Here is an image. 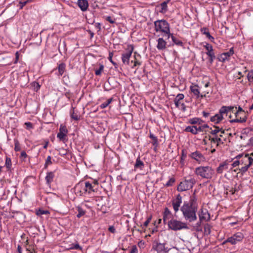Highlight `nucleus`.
<instances>
[{
  "label": "nucleus",
  "instance_id": "nucleus-1",
  "mask_svg": "<svg viewBox=\"0 0 253 253\" xmlns=\"http://www.w3.org/2000/svg\"><path fill=\"white\" fill-rule=\"evenodd\" d=\"M198 197L196 195V190L190 196L189 201H184L180 208L183 218L190 222L195 221L197 219L196 212L198 210Z\"/></svg>",
  "mask_w": 253,
  "mask_h": 253
},
{
  "label": "nucleus",
  "instance_id": "nucleus-2",
  "mask_svg": "<svg viewBox=\"0 0 253 253\" xmlns=\"http://www.w3.org/2000/svg\"><path fill=\"white\" fill-rule=\"evenodd\" d=\"M97 189L91 185L90 181H82L75 185L74 191L77 195L86 197L92 195L96 192Z\"/></svg>",
  "mask_w": 253,
  "mask_h": 253
},
{
  "label": "nucleus",
  "instance_id": "nucleus-3",
  "mask_svg": "<svg viewBox=\"0 0 253 253\" xmlns=\"http://www.w3.org/2000/svg\"><path fill=\"white\" fill-rule=\"evenodd\" d=\"M195 173L198 176L204 179H211L212 178L214 170L210 166H199L195 168Z\"/></svg>",
  "mask_w": 253,
  "mask_h": 253
},
{
  "label": "nucleus",
  "instance_id": "nucleus-4",
  "mask_svg": "<svg viewBox=\"0 0 253 253\" xmlns=\"http://www.w3.org/2000/svg\"><path fill=\"white\" fill-rule=\"evenodd\" d=\"M168 226L169 229L173 231L189 229L186 223L175 219H171L168 222Z\"/></svg>",
  "mask_w": 253,
  "mask_h": 253
},
{
  "label": "nucleus",
  "instance_id": "nucleus-5",
  "mask_svg": "<svg viewBox=\"0 0 253 253\" xmlns=\"http://www.w3.org/2000/svg\"><path fill=\"white\" fill-rule=\"evenodd\" d=\"M196 183V180L194 178L190 177L185 179L180 182L177 186V190L179 192H183L192 188Z\"/></svg>",
  "mask_w": 253,
  "mask_h": 253
},
{
  "label": "nucleus",
  "instance_id": "nucleus-6",
  "mask_svg": "<svg viewBox=\"0 0 253 253\" xmlns=\"http://www.w3.org/2000/svg\"><path fill=\"white\" fill-rule=\"evenodd\" d=\"M154 24L155 31L163 34L170 27L169 24L164 19L156 20Z\"/></svg>",
  "mask_w": 253,
  "mask_h": 253
},
{
  "label": "nucleus",
  "instance_id": "nucleus-7",
  "mask_svg": "<svg viewBox=\"0 0 253 253\" xmlns=\"http://www.w3.org/2000/svg\"><path fill=\"white\" fill-rule=\"evenodd\" d=\"M190 89L196 98L200 100H201L203 98L205 97L206 96V94L209 93V92L206 91L201 93L199 87L197 84H193L191 85L190 87Z\"/></svg>",
  "mask_w": 253,
  "mask_h": 253
},
{
  "label": "nucleus",
  "instance_id": "nucleus-8",
  "mask_svg": "<svg viewBox=\"0 0 253 253\" xmlns=\"http://www.w3.org/2000/svg\"><path fill=\"white\" fill-rule=\"evenodd\" d=\"M133 51V47L130 45L128 46L126 51L122 54V60L124 64L129 65V59Z\"/></svg>",
  "mask_w": 253,
  "mask_h": 253
},
{
  "label": "nucleus",
  "instance_id": "nucleus-9",
  "mask_svg": "<svg viewBox=\"0 0 253 253\" xmlns=\"http://www.w3.org/2000/svg\"><path fill=\"white\" fill-rule=\"evenodd\" d=\"M244 238V235L242 232H237L228 237V241H229V243L231 245H234L238 243L241 242Z\"/></svg>",
  "mask_w": 253,
  "mask_h": 253
},
{
  "label": "nucleus",
  "instance_id": "nucleus-10",
  "mask_svg": "<svg viewBox=\"0 0 253 253\" xmlns=\"http://www.w3.org/2000/svg\"><path fill=\"white\" fill-rule=\"evenodd\" d=\"M208 127L209 126L207 125H204L203 126H188L186 127L185 131L191 132L194 134H196L198 132L203 131L205 128Z\"/></svg>",
  "mask_w": 253,
  "mask_h": 253
},
{
  "label": "nucleus",
  "instance_id": "nucleus-11",
  "mask_svg": "<svg viewBox=\"0 0 253 253\" xmlns=\"http://www.w3.org/2000/svg\"><path fill=\"white\" fill-rule=\"evenodd\" d=\"M189 157L199 164L206 161L205 157L199 151H195V152L191 153L189 155Z\"/></svg>",
  "mask_w": 253,
  "mask_h": 253
},
{
  "label": "nucleus",
  "instance_id": "nucleus-12",
  "mask_svg": "<svg viewBox=\"0 0 253 253\" xmlns=\"http://www.w3.org/2000/svg\"><path fill=\"white\" fill-rule=\"evenodd\" d=\"M204 47L207 50L206 54L209 57L210 62L212 63L215 58V55L213 51L212 46L210 43H206Z\"/></svg>",
  "mask_w": 253,
  "mask_h": 253
},
{
  "label": "nucleus",
  "instance_id": "nucleus-13",
  "mask_svg": "<svg viewBox=\"0 0 253 253\" xmlns=\"http://www.w3.org/2000/svg\"><path fill=\"white\" fill-rule=\"evenodd\" d=\"M68 132V131L66 126L61 124L60 126L59 131L57 133V137L59 139L60 141L64 142L66 140Z\"/></svg>",
  "mask_w": 253,
  "mask_h": 253
},
{
  "label": "nucleus",
  "instance_id": "nucleus-14",
  "mask_svg": "<svg viewBox=\"0 0 253 253\" xmlns=\"http://www.w3.org/2000/svg\"><path fill=\"white\" fill-rule=\"evenodd\" d=\"M184 98V95L182 93L178 94L174 99V103L176 108H178L179 106H181L182 110L185 111L186 110V105L180 101Z\"/></svg>",
  "mask_w": 253,
  "mask_h": 253
},
{
  "label": "nucleus",
  "instance_id": "nucleus-15",
  "mask_svg": "<svg viewBox=\"0 0 253 253\" xmlns=\"http://www.w3.org/2000/svg\"><path fill=\"white\" fill-rule=\"evenodd\" d=\"M182 203V197L180 194H178L176 196L175 199L172 200V205L174 212H177Z\"/></svg>",
  "mask_w": 253,
  "mask_h": 253
},
{
  "label": "nucleus",
  "instance_id": "nucleus-16",
  "mask_svg": "<svg viewBox=\"0 0 253 253\" xmlns=\"http://www.w3.org/2000/svg\"><path fill=\"white\" fill-rule=\"evenodd\" d=\"M209 140L210 141L211 145L215 144V147H217L221 144H224V141L226 140V138H224L223 139L218 138L216 135L209 136ZM212 147V145H211V147Z\"/></svg>",
  "mask_w": 253,
  "mask_h": 253
},
{
  "label": "nucleus",
  "instance_id": "nucleus-17",
  "mask_svg": "<svg viewBox=\"0 0 253 253\" xmlns=\"http://www.w3.org/2000/svg\"><path fill=\"white\" fill-rule=\"evenodd\" d=\"M233 54L234 48L233 47H231L228 51L221 54L218 57V60L219 61L224 62L226 60H229L231 56Z\"/></svg>",
  "mask_w": 253,
  "mask_h": 253
},
{
  "label": "nucleus",
  "instance_id": "nucleus-18",
  "mask_svg": "<svg viewBox=\"0 0 253 253\" xmlns=\"http://www.w3.org/2000/svg\"><path fill=\"white\" fill-rule=\"evenodd\" d=\"M245 160L248 161V163L245 164V166L242 167L241 169H239V170L240 171V172H242V174L246 172L248 170L250 167L253 163V158L250 157L249 154H245Z\"/></svg>",
  "mask_w": 253,
  "mask_h": 253
},
{
  "label": "nucleus",
  "instance_id": "nucleus-19",
  "mask_svg": "<svg viewBox=\"0 0 253 253\" xmlns=\"http://www.w3.org/2000/svg\"><path fill=\"white\" fill-rule=\"evenodd\" d=\"M230 167L229 163L227 161H225L219 164L216 169V171L218 173H222L224 170L230 172L232 170H230Z\"/></svg>",
  "mask_w": 253,
  "mask_h": 253
},
{
  "label": "nucleus",
  "instance_id": "nucleus-20",
  "mask_svg": "<svg viewBox=\"0 0 253 253\" xmlns=\"http://www.w3.org/2000/svg\"><path fill=\"white\" fill-rule=\"evenodd\" d=\"M199 217L200 221H208L210 219V215L206 209H201L199 211Z\"/></svg>",
  "mask_w": 253,
  "mask_h": 253
},
{
  "label": "nucleus",
  "instance_id": "nucleus-21",
  "mask_svg": "<svg viewBox=\"0 0 253 253\" xmlns=\"http://www.w3.org/2000/svg\"><path fill=\"white\" fill-rule=\"evenodd\" d=\"M153 248L157 251V253H166L167 252L165 244L163 243H156L153 245Z\"/></svg>",
  "mask_w": 253,
  "mask_h": 253
},
{
  "label": "nucleus",
  "instance_id": "nucleus-22",
  "mask_svg": "<svg viewBox=\"0 0 253 253\" xmlns=\"http://www.w3.org/2000/svg\"><path fill=\"white\" fill-rule=\"evenodd\" d=\"M157 49L159 50H164L167 48V42L163 38H159L157 40Z\"/></svg>",
  "mask_w": 253,
  "mask_h": 253
},
{
  "label": "nucleus",
  "instance_id": "nucleus-23",
  "mask_svg": "<svg viewBox=\"0 0 253 253\" xmlns=\"http://www.w3.org/2000/svg\"><path fill=\"white\" fill-rule=\"evenodd\" d=\"M224 119V114H221L220 110H219V113L215 114L214 116L211 118V121L215 124H218L223 120Z\"/></svg>",
  "mask_w": 253,
  "mask_h": 253
},
{
  "label": "nucleus",
  "instance_id": "nucleus-24",
  "mask_svg": "<svg viewBox=\"0 0 253 253\" xmlns=\"http://www.w3.org/2000/svg\"><path fill=\"white\" fill-rule=\"evenodd\" d=\"M235 119L231 120L230 121V122L231 123H245L247 121V117L246 116V115H235Z\"/></svg>",
  "mask_w": 253,
  "mask_h": 253
},
{
  "label": "nucleus",
  "instance_id": "nucleus-25",
  "mask_svg": "<svg viewBox=\"0 0 253 253\" xmlns=\"http://www.w3.org/2000/svg\"><path fill=\"white\" fill-rule=\"evenodd\" d=\"M234 108L236 109L237 107H234V106H223L220 109L221 114H223L224 115H227L229 112H232V113H235Z\"/></svg>",
  "mask_w": 253,
  "mask_h": 253
},
{
  "label": "nucleus",
  "instance_id": "nucleus-26",
  "mask_svg": "<svg viewBox=\"0 0 253 253\" xmlns=\"http://www.w3.org/2000/svg\"><path fill=\"white\" fill-rule=\"evenodd\" d=\"M78 5L82 11H85L88 7V3L87 0H78Z\"/></svg>",
  "mask_w": 253,
  "mask_h": 253
},
{
  "label": "nucleus",
  "instance_id": "nucleus-27",
  "mask_svg": "<svg viewBox=\"0 0 253 253\" xmlns=\"http://www.w3.org/2000/svg\"><path fill=\"white\" fill-rule=\"evenodd\" d=\"M169 0H168L167 1H164L162 2L159 6H158L157 7L159 8V12L161 13H165L168 10V5L167 4L169 2Z\"/></svg>",
  "mask_w": 253,
  "mask_h": 253
},
{
  "label": "nucleus",
  "instance_id": "nucleus-28",
  "mask_svg": "<svg viewBox=\"0 0 253 253\" xmlns=\"http://www.w3.org/2000/svg\"><path fill=\"white\" fill-rule=\"evenodd\" d=\"M54 177V173L53 172L50 171L46 173V175L45 176V180L46 183L48 185H50L51 183L52 182L53 180V178Z\"/></svg>",
  "mask_w": 253,
  "mask_h": 253
},
{
  "label": "nucleus",
  "instance_id": "nucleus-29",
  "mask_svg": "<svg viewBox=\"0 0 253 253\" xmlns=\"http://www.w3.org/2000/svg\"><path fill=\"white\" fill-rule=\"evenodd\" d=\"M214 128L213 129H211V135H209V136L216 135L219 133H224V130H223L219 126H214Z\"/></svg>",
  "mask_w": 253,
  "mask_h": 253
},
{
  "label": "nucleus",
  "instance_id": "nucleus-30",
  "mask_svg": "<svg viewBox=\"0 0 253 253\" xmlns=\"http://www.w3.org/2000/svg\"><path fill=\"white\" fill-rule=\"evenodd\" d=\"M171 215V212L168 208L165 209V211L163 214V221L165 224H166L167 219L169 218V217Z\"/></svg>",
  "mask_w": 253,
  "mask_h": 253
},
{
  "label": "nucleus",
  "instance_id": "nucleus-31",
  "mask_svg": "<svg viewBox=\"0 0 253 253\" xmlns=\"http://www.w3.org/2000/svg\"><path fill=\"white\" fill-rule=\"evenodd\" d=\"M203 121L200 118H194L190 120L189 123L192 125H197L196 126H202L201 124Z\"/></svg>",
  "mask_w": 253,
  "mask_h": 253
},
{
  "label": "nucleus",
  "instance_id": "nucleus-32",
  "mask_svg": "<svg viewBox=\"0 0 253 253\" xmlns=\"http://www.w3.org/2000/svg\"><path fill=\"white\" fill-rule=\"evenodd\" d=\"M143 166V162L141 161L139 157H138L136 160V162L134 165V168L135 169L139 168L140 169H142Z\"/></svg>",
  "mask_w": 253,
  "mask_h": 253
},
{
  "label": "nucleus",
  "instance_id": "nucleus-33",
  "mask_svg": "<svg viewBox=\"0 0 253 253\" xmlns=\"http://www.w3.org/2000/svg\"><path fill=\"white\" fill-rule=\"evenodd\" d=\"M201 32L205 35H206L207 37L208 38L211 42H213L214 40V38L211 36L209 32L208 29L206 28H203L201 29Z\"/></svg>",
  "mask_w": 253,
  "mask_h": 253
},
{
  "label": "nucleus",
  "instance_id": "nucleus-34",
  "mask_svg": "<svg viewBox=\"0 0 253 253\" xmlns=\"http://www.w3.org/2000/svg\"><path fill=\"white\" fill-rule=\"evenodd\" d=\"M66 65L64 63H61L58 65V70L59 72V75L62 76L64 73L65 70Z\"/></svg>",
  "mask_w": 253,
  "mask_h": 253
},
{
  "label": "nucleus",
  "instance_id": "nucleus-35",
  "mask_svg": "<svg viewBox=\"0 0 253 253\" xmlns=\"http://www.w3.org/2000/svg\"><path fill=\"white\" fill-rule=\"evenodd\" d=\"M77 211L78 214H77V217L78 218H80L81 217L84 215L85 213V211L80 207H78Z\"/></svg>",
  "mask_w": 253,
  "mask_h": 253
},
{
  "label": "nucleus",
  "instance_id": "nucleus-36",
  "mask_svg": "<svg viewBox=\"0 0 253 253\" xmlns=\"http://www.w3.org/2000/svg\"><path fill=\"white\" fill-rule=\"evenodd\" d=\"M152 218V216L151 215L147 217V220L144 222L143 224L141 226L142 229H145L151 221Z\"/></svg>",
  "mask_w": 253,
  "mask_h": 253
},
{
  "label": "nucleus",
  "instance_id": "nucleus-37",
  "mask_svg": "<svg viewBox=\"0 0 253 253\" xmlns=\"http://www.w3.org/2000/svg\"><path fill=\"white\" fill-rule=\"evenodd\" d=\"M50 212L48 210H43L42 209H39L36 211V214L37 215H41L42 214H49Z\"/></svg>",
  "mask_w": 253,
  "mask_h": 253
},
{
  "label": "nucleus",
  "instance_id": "nucleus-38",
  "mask_svg": "<svg viewBox=\"0 0 253 253\" xmlns=\"http://www.w3.org/2000/svg\"><path fill=\"white\" fill-rule=\"evenodd\" d=\"M112 100L113 99L112 98L108 99L106 102H103L100 105V108L101 109L106 108L111 103V102L112 101Z\"/></svg>",
  "mask_w": 253,
  "mask_h": 253
},
{
  "label": "nucleus",
  "instance_id": "nucleus-39",
  "mask_svg": "<svg viewBox=\"0 0 253 253\" xmlns=\"http://www.w3.org/2000/svg\"><path fill=\"white\" fill-rule=\"evenodd\" d=\"M149 136H150V138L153 140V142H152L153 145H155V146H157L158 144L157 137L151 133H150Z\"/></svg>",
  "mask_w": 253,
  "mask_h": 253
},
{
  "label": "nucleus",
  "instance_id": "nucleus-40",
  "mask_svg": "<svg viewBox=\"0 0 253 253\" xmlns=\"http://www.w3.org/2000/svg\"><path fill=\"white\" fill-rule=\"evenodd\" d=\"M171 40H172V41L175 44H176L177 45H179V46H182L183 45V42H182V41H180V40L178 39L177 38H176L174 36L172 37V39Z\"/></svg>",
  "mask_w": 253,
  "mask_h": 253
},
{
  "label": "nucleus",
  "instance_id": "nucleus-41",
  "mask_svg": "<svg viewBox=\"0 0 253 253\" xmlns=\"http://www.w3.org/2000/svg\"><path fill=\"white\" fill-rule=\"evenodd\" d=\"M70 250H79L82 251L83 248L80 246L78 243L71 245V246L69 248Z\"/></svg>",
  "mask_w": 253,
  "mask_h": 253
},
{
  "label": "nucleus",
  "instance_id": "nucleus-42",
  "mask_svg": "<svg viewBox=\"0 0 253 253\" xmlns=\"http://www.w3.org/2000/svg\"><path fill=\"white\" fill-rule=\"evenodd\" d=\"M175 181V179L174 177H171L169 179V180L167 181V182L165 184V186L167 187H169L173 185Z\"/></svg>",
  "mask_w": 253,
  "mask_h": 253
},
{
  "label": "nucleus",
  "instance_id": "nucleus-43",
  "mask_svg": "<svg viewBox=\"0 0 253 253\" xmlns=\"http://www.w3.org/2000/svg\"><path fill=\"white\" fill-rule=\"evenodd\" d=\"M163 34L167 37L168 39L169 38H171L172 39V37H174L173 34L170 33V27H169Z\"/></svg>",
  "mask_w": 253,
  "mask_h": 253
},
{
  "label": "nucleus",
  "instance_id": "nucleus-44",
  "mask_svg": "<svg viewBox=\"0 0 253 253\" xmlns=\"http://www.w3.org/2000/svg\"><path fill=\"white\" fill-rule=\"evenodd\" d=\"M104 69V66L102 64L100 65L98 69H96L95 71V74L97 76H99L101 74L102 72Z\"/></svg>",
  "mask_w": 253,
  "mask_h": 253
},
{
  "label": "nucleus",
  "instance_id": "nucleus-45",
  "mask_svg": "<svg viewBox=\"0 0 253 253\" xmlns=\"http://www.w3.org/2000/svg\"><path fill=\"white\" fill-rule=\"evenodd\" d=\"M235 115H245V112L243 110V109L240 107L239 106L238 108V110L236 111H235Z\"/></svg>",
  "mask_w": 253,
  "mask_h": 253
},
{
  "label": "nucleus",
  "instance_id": "nucleus-46",
  "mask_svg": "<svg viewBox=\"0 0 253 253\" xmlns=\"http://www.w3.org/2000/svg\"><path fill=\"white\" fill-rule=\"evenodd\" d=\"M204 233L208 235L211 233V226L209 224H206L204 227Z\"/></svg>",
  "mask_w": 253,
  "mask_h": 253
},
{
  "label": "nucleus",
  "instance_id": "nucleus-47",
  "mask_svg": "<svg viewBox=\"0 0 253 253\" xmlns=\"http://www.w3.org/2000/svg\"><path fill=\"white\" fill-rule=\"evenodd\" d=\"M14 150L16 152L20 151L21 148H20V144H19V143L18 140L14 139Z\"/></svg>",
  "mask_w": 253,
  "mask_h": 253
},
{
  "label": "nucleus",
  "instance_id": "nucleus-48",
  "mask_svg": "<svg viewBox=\"0 0 253 253\" xmlns=\"http://www.w3.org/2000/svg\"><path fill=\"white\" fill-rule=\"evenodd\" d=\"M5 165L8 169H10L11 167V161L10 158H6Z\"/></svg>",
  "mask_w": 253,
  "mask_h": 253
},
{
  "label": "nucleus",
  "instance_id": "nucleus-49",
  "mask_svg": "<svg viewBox=\"0 0 253 253\" xmlns=\"http://www.w3.org/2000/svg\"><path fill=\"white\" fill-rule=\"evenodd\" d=\"M51 164H52L51 157L50 156H48L45 161L44 168H47L49 165H50Z\"/></svg>",
  "mask_w": 253,
  "mask_h": 253
},
{
  "label": "nucleus",
  "instance_id": "nucleus-50",
  "mask_svg": "<svg viewBox=\"0 0 253 253\" xmlns=\"http://www.w3.org/2000/svg\"><path fill=\"white\" fill-rule=\"evenodd\" d=\"M241 163V161L238 160H236L234 161L231 166L230 167V170H232L233 168L239 166Z\"/></svg>",
  "mask_w": 253,
  "mask_h": 253
},
{
  "label": "nucleus",
  "instance_id": "nucleus-51",
  "mask_svg": "<svg viewBox=\"0 0 253 253\" xmlns=\"http://www.w3.org/2000/svg\"><path fill=\"white\" fill-rule=\"evenodd\" d=\"M71 117L74 120H78L79 119V117L77 113H75L74 108L73 109V112H71Z\"/></svg>",
  "mask_w": 253,
  "mask_h": 253
},
{
  "label": "nucleus",
  "instance_id": "nucleus-52",
  "mask_svg": "<svg viewBox=\"0 0 253 253\" xmlns=\"http://www.w3.org/2000/svg\"><path fill=\"white\" fill-rule=\"evenodd\" d=\"M247 78L249 82H252L253 80V71L249 72L247 75Z\"/></svg>",
  "mask_w": 253,
  "mask_h": 253
},
{
  "label": "nucleus",
  "instance_id": "nucleus-53",
  "mask_svg": "<svg viewBox=\"0 0 253 253\" xmlns=\"http://www.w3.org/2000/svg\"><path fill=\"white\" fill-rule=\"evenodd\" d=\"M105 19L106 21L109 22L111 24H114L115 23V19H113L111 16H107L105 17Z\"/></svg>",
  "mask_w": 253,
  "mask_h": 253
},
{
  "label": "nucleus",
  "instance_id": "nucleus-54",
  "mask_svg": "<svg viewBox=\"0 0 253 253\" xmlns=\"http://www.w3.org/2000/svg\"><path fill=\"white\" fill-rule=\"evenodd\" d=\"M25 125L26 126V128L28 129H30L33 128V124L31 122H26L25 123Z\"/></svg>",
  "mask_w": 253,
  "mask_h": 253
},
{
  "label": "nucleus",
  "instance_id": "nucleus-55",
  "mask_svg": "<svg viewBox=\"0 0 253 253\" xmlns=\"http://www.w3.org/2000/svg\"><path fill=\"white\" fill-rule=\"evenodd\" d=\"M112 57H113V53L112 52H110L109 53V57H108V59L109 60V61L114 65H116L117 64L114 62L112 60Z\"/></svg>",
  "mask_w": 253,
  "mask_h": 253
},
{
  "label": "nucleus",
  "instance_id": "nucleus-56",
  "mask_svg": "<svg viewBox=\"0 0 253 253\" xmlns=\"http://www.w3.org/2000/svg\"><path fill=\"white\" fill-rule=\"evenodd\" d=\"M92 185L94 186V187L96 188L97 185H98V181L96 179L93 180L92 182H90Z\"/></svg>",
  "mask_w": 253,
  "mask_h": 253
},
{
  "label": "nucleus",
  "instance_id": "nucleus-57",
  "mask_svg": "<svg viewBox=\"0 0 253 253\" xmlns=\"http://www.w3.org/2000/svg\"><path fill=\"white\" fill-rule=\"evenodd\" d=\"M130 253H138V250L136 246H133L130 251Z\"/></svg>",
  "mask_w": 253,
  "mask_h": 253
},
{
  "label": "nucleus",
  "instance_id": "nucleus-58",
  "mask_svg": "<svg viewBox=\"0 0 253 253\" xmlns=\"http://www.w3.org/2000/svg\"><path fill=\"white\" fill-rule=\"evenodd\" d=\"M34 89L36 91H38L40 88V87H41L39 84L37 82L34 83Z\"/></svg>",
  "mask_w": 253,
  "mask_h": 253
},
{
  "label": "nucleus",
  "instance_id": "nucleus-59",
  "mask_svg": "<svg viewBox=\"0 0 253 253\" xmlns=\"http://www.w3.org/2000/svg\"><path fill=\"white\" fill-rule=\"evenodd\" d=\"M28 3L27 2V1L25 0V1H20L19 2V4H20V9H22L23 7L26 4H27Z\"/></svg>",
  "mask_w": 253,
  "mask_h": 253
},
{
  "label": "nucleus",
  "instance_id": "nucleus-60",
  "mask_svg": "<svg viewBox=\"0 0 253 253\" xmlns=\"http://www.w3.org/2000/svg\"><path fill=\"white\" fill-rule=\"evenodd\" d=\"M245 155L243 157L242 159L241 160H239L240 161H241L240 164H245H245L248 163V161H245Z\"/></svg>",
  "mask_w": 253,
  "mask_h": 253
},
{
  "label": "nucleus",
  "instance_id": "nucleus-61",
  "mask_svg": "<svg viewBox=\"0 0 253 253\" xmlns=\"http://www.w3.org/2000/svg\"><path fill=\"white\" fill-rule=\"evenodd\" d=\"M108 230L110 232L112 233H114L116 232V229L113 226H110L108 228Z\"/></svg>",
  "mask_w": 253,
  "mask_h": 253
},
{
  "label": "nucleus",
  "instance_id": "nucleus-62",
  "mask_svg": "<svg viewBox=\"0 0 253 253\" xmlns=\"http://www.w3.org/2000/svg\"><path fill=\"white\" fill-rule=\"evenodd\" d=\"M27 155L26 153L24 151H22L21 153L20 158H27Z\"/></svg>",
  "mask_w": 253,
  "mask_h": 253
},
{
  "label": "nucleus",
  "instance_id": "nucleus-63",
  "mask_svg": "<svg viewBox=\"0 0 253 253\" xmlns=\"http://www.w3.org/2000/svg\"><path fill=\"white\" fill-rule=\"evenodd\" d=\"M19 59V53L18 52H16L15 53V59L14 61V64H16L18 62Z\"/></svg>",
  "mask_w": 253,
  "mask_h": 253
},
{
  "label": "nucleus",
  "instance_id": "nucleus-64",
  "mask_svg": "<svg viewBox=\"0 0 253 253\" xmlns=\"http://www.w3.org/2000/svg\"><path fill=\"white\" fill-rule=\"evenodd\" d=\"M202 114H203V116L205 118H207L208 117H209L210 116V113L206 112V111H203L202 112Z\"/></svg>",
  "mask_w": 253,
  "mask_h": 253
}]
</instances>
